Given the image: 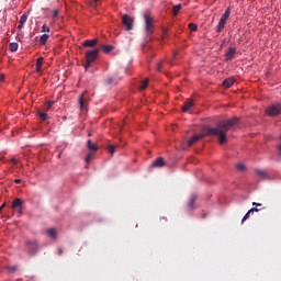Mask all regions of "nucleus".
<instances>
[{"label":"nucleus","instance_id":"f257e3e1","mask_svg":"<svg viewBox=\"0 0 281 281\" xmlns=\"http://www.w3.org/2000/svg\"><path fill=\"white\" fill-rule=\"evenodd\" d=\"M236 124H238L237 117L221 121L216 127L206 128L204 134H196L193 137H191L188 140L187 145L190 148V147L194 146V144H196V142H199L200 139H203V137H207V136L209 137H218L220 144L223 145L227 142V131H229V128H232L233 126H236Z\"/></svg>","mask_w":281,"mask_h":281},{"label":"nucleus","instance_id":"f03ea898","mask_svg":"<svg viewBox=\"0 0 281 281\" xmlns=\"http://www.w3.org/2000/svg\"><path fill=\"white\" fill-rule=\"evenodd\" d=\"M100 54V49L94 48L86 53V63L83 65L85 69H89L91 67V63H95V58H98Z\"/></svg>","mask_w":281,"mask_h":281},{"label":"nucleus","instance_id":"7ed1b4c3","mask_svg":"<svg viewBox=\"0 0 281 281\" xmlns=\"http://www.w3.org/2000/svg\"><path fill=\"white\" fill-rule=\"evenodd\" d=\"M281 114V103L271 104L266 109V115L270 117H276L277 115Z\"/></svg>","mask_w":281,"mask_h":281},{"label":"nucleus","instance_id":"20e7f679","mask_svg":"<svg viewBox=\"0 0 281 281\" xmlns=\"http://www.w3.org/2000/svg\"><path fill=\"white\" fill-rule=\"evenodd\" d=\"M144 21H145V31L147 34H153L154 27H155V21L153 20V16H150L148 13L144 14Z\"/></svg>","mask_w":281,"mask_h":281},{"label":"nucleus","instance_id":"39448f33","mask_svg":"<svg viewBox=\"0 0 281 281\" xmlns=\"http://www.w3.org/2000/svg\"><path fill=\"white\" fill-rule=\"evenodd\" d=\"M40 246L36 240H27L26 241V251L30 256H35L38 252Z\"/></svg>","mask_w":281,"mask_h":281},{"label":"nucleus","instance_id":"423d86ee","mask_svg":"<svg viewBox=\"0 0 281 281\" xmlns=\"http://www.w3.org/2000/svg\"><path fill=\"white\" fill-rule=\"evenodd\" d=\"M122 24L127 30V32H131V30H133V19H131L128 14H123Z\"/></svg>","mask_w":281,"mask_h":281},{"label":"nucleus","instance_id":"0eeeda50","mask_svg":"<svg viewBox=\"0 0 281 281\" xmlns=\"http://www.w3.org/2000/svg\"><path fill=\"white\" fill-rule=\"evenodd\" d=\"M12 209L15 210L19 214H23V200L21 199H15L12 202Z\"/></svg>","mask_w":281,"mask_h":281},{"label":"nucleus","instance_id":"6e6552de","mask_svg":"<svg viewBox=\"0 0 281 281\" xmlns=\"http://www.w3.org/2000/svg\"><path fill=\"white\" fill-rule=\"evenodd\" d=\"M234 56H236V47H229L224 55L226 61L233 60Z\"/></svg>","mask_w":281,"mask_h":281},{"label":"nucleus","instance_id":"1a4fd4ad","mask_svg":"<svg viewBox=\"0 0 281 281\" xmlns=\"http://www.w3.org/2000/svg\"><path fill=\"white\" fill-rule=\"evenodd\" d=\"M166 166V160L162 157H158L156 160L153 161L150 168H164Z\"/></svg>","mask_w":281,"mask_h":281},{"label":"nucleus","instance_id":"9d476101","mask_svg":"<svg viewBox=\"0 0 281 281\" xmlns=\"http://www.w3.org/2000/svg\"><path fill=\"white\" fill-rule=\"evenodd\" d=\"M234 82H235L234 78L231 77L225 79L222 85L225 89H232V87H234Z\"/></svg>","mask_w":281,"mask_h":281},{"label":"nucleus","instance_id":"9b49d317","mask_svg":"<svg viewBox=\"0 0 281 281\" xmlns=\"http://www.w3.org/2000/svg\"><path fill=\"white\" fill-rule=\"evenodd\" d=\"M191 106H194V101H192V99H188V100L184 102L183 106H182V111H183L184 113H188V110H189Z\"/></svg>","mask_w":281,"mask_h":281},{"label":"nucleus","instance_id":"f8f14e48","mask_svg":"<svg viewBox=\"0 0 281 281\" xmlns=\"http://www.w3.org/2000/svg\"><path fill=\"white\" fill-rule=\"evenodd\" d=\"M98 45V38L87 40L83 42V47H95Z\"/></svg>","mask_w":281,"mask_h":281},{"label":"nucleus","instance_id":"ddd939ff","mask_svg":"<svg viewBox=\"0 0 281 281\" xmlns=\"http://www.w3.org/2000/svg\"><path fill=\"white\" fill-rule=\"evenodd\" d=\"M255 172H256V176L260 177L261 179H267L269 177L267 171H265L262 169H256Z\"/></svg>","mask_w":281,"mask_h":281},{"label":"nucleus","instance_id":"4468645a","mask_svg":"<svg viewBox=\"0 0 281 281\" xmlns=\"http://www.w3.org/2000/svg\"><path fill=\"white\" fill-rule=\"evenodd\" d=\"M43 57L37 58L36 60V71L37 74H41V71H43Z\"/></svg>","mask_w":281,"mask_h":281},{"label":"nucleus","instance_id":"2eb2a0df","mask_svg":"<svg viewBox=\"0 0 281 281\" xmlns=\"http://www.w3.org/2000/svg\"><path fill=\"white\" fill-rule=\"evenodd\" d=\"M87 148L90 149L92 153H98V146L93 144L91 139H88Z\"/></svg>","mask_w":281,"mask_h":281},{"label":"nucleus","instance_id":"dca6fc26","mask_svg":"<svg viewBox=\"0 0 281 281\" xmlns=\"http://www.w3.org/2000/svg\"><path fill=\"white\" fill-rule=\"evenodd\" d=\"M225 25H227V22H225L224 20H220V22L216 26V32L217 33L223 32V30H225Z\"/></svg>","mask_w":281,"mask_h":281},{"label":"nucleus","instance_id":"f3484780","mask_svg":"<svg viewBox=\"0 0 281 281\" xmlns=\"http://www.w3.org/2000/svg\"><path fill=\"white\" fill-rule=\"evenodd\" d=\"M25 21H27V15L23 14L20 18L18 30H23V25H25Z\"/></svg>","mask_w":281,"mask_h":281},{"label":"nucleus","instance_id":"a211bd4d","mask_svg":"<svg viewBox=\"0 0 281 281\" xmlns=\"http://www.w3.org/2000/svg\"><path fill=\"white\" fill-rule=\"evenodd\" d=\"M149 79L145 78L143 81L139 82L138 89L139 91H144L146 87H148Z\"/></svg>","mask_w":281,"mask_h":281},{"label":"nucleus","instance_id":"6ab92c4d","mask_svg":"<svg viewBox=\"0 0 281 281\" xmlns=\"http://www.w3.org/2000/svg\"><path fill=\"white\" fill-rule=\"evenodd\" d=\"M54 106V101H47L44 106H43V111L45 113L49 112V110Z\"/></svg>","mask_w":281,"mask_h":281},{"label":"nucleus","instance_id":"aec40b11","mask_svg":"<svg viewBox=\"0 0 281 281\" xmlns=\"http://www.w3.org/2000/svg\"><path fill=\"white\" fill-rule=\"evenodd\" d=\"M37 115L40 117V120H42V122H45L47 120V112L43 111V110H38L37 111Z\"/></svg>","mask_w":281,"mask_h":281},{"label":"nucleus","instance_id":"412c9836","mask_svg":"<svg viewBox=\"0 0 281 281\" xmlns=\"http://www.w3.org/2000/svg\"><path fill=\"white\" fill-rule=\"evenodd\" d=\"M194 203H196V195H192L190 201H189V204H188V209L189 210H194Z\"/></svg>","mask_w":281,"mask_h":281},{"label":"nucleus","instance_id":"4be33fe9","mask_svg":"<svg viewBox=\"0 0 281 281\" xmlns=\"http://www.w3.org/2000/svg\"><path fill=\"white\" fill-rule=\"evenodd\" d=\"M102 49H103L104 54H111V52H113L114 47H113V45H103Z\"/></svg>","mask_w":281,"mask_h":281},{"label":"nucleus","instance_id":"5701e85b","mask_svg":"<svg viewBox=\"0 0 281 281\" xmlns=\"http://www.w3.org/2000/svg\"><path fill=\"white\" fill-rule=\"evenodd\" d=\"M229 14H231V11H229V8H227L225 13L222 15L220 20L227 22L229 20Z\"/></svg>","mask_w":281,"mask_h":281},{"label":"nucleus","instance_id":"b1692460","mask_svg":"<svg viewBox=\"0 0 281 281\" xmlns=\"http://www.w3.org/2000/svg\"><path fill=\"white\" fill-rule=\"evenodd\" d=\"M48 38H49V35L43 34V35L41 36V38H40L41 45H45V44L47 43Z\"/></svg>","mask_w":281,"mask_h":281},{"label":"nucleus","instance_id":"393cba45","mask_svg":"<svg viewBox=\"0 0 281 281\" xmlns=\"http://www.w3.org/2000/svg\"><path fill=\"white\" fill-rule=\"evenodd\" d=\"M9 49L10 52H16L19 49V43H10Z\"/></svg>","mask_w":281,"mask_h":281},{"label":"nucleus","instance_id":"a878e982","mask_svg":"<svg viewBox=\"0 0 281 281\" xmlns=\"http://www.w3.org/2000/svg\"><path fill=\"white\" fill-rule=\"evenodd\" d=\"M79 106H80L81 111H85V94H81L79 97Z\"/></svg>","mask_w":281,"mask_h":281},{"label":"nucleus","instance_id":"bb28decb","mask_svg":"<svg viewBox=\"0 0 281 281\" xmlns=\"http://www.w3.org/2000/svg\"><path fill=\"white\" fill-rule=\"evenodd\" d=\"M182 5L181 4H177L173 7L172 12L173 15L177 16V14H179V12L181 11Z\"/></svg>","mask_w":281,"mask_h":281},{"label":"nucleus","instance_id":"cd10ccee","mask_svg":"<svg viewBox=\"0 0 281 281\" xmlns=\"http://www.w3.org/2000/svg\"><path fill=\"white\" fill-rule=\"evenodd\" d=\"M47 234L50 238L56 239V229L50 228L47 231Z\"/></svg>","mask_w":281,"mask_h":281},{"label":"nucleus","instance_id":"c85d7f7f","mask_svg":"<svg viewBox=\"0 0 281 281\" xmlns=\"http://www.w3.org/2000/svg\"><path fill=\"white\" fill-rule=\"evenodd\" d=\"M108 85H117V79L115 77L108 78Z\"/></svg>","mask_w":281,"mask_h":281},{"label":"nucleus","instance_id":"c756f323","mask_svg":"<svg viewBox=\"0 0 281 281\" xmlns=\"http://www.w3.org/2000/svg\"><path fill=\"white\" fill-rule=\"evenodd\" d=\"M18 267L16 266H8L7 271L8 273H14L16 271Z\"/></svg>","mask_w":281,"mask_h":281},{"label":"nucleus","instance_id":"7c9ffc66","mask_svg":"<svg viewBox=\"0 0 281 281\" xmlns=\"http://www.w3.org/2000/svg\"><path fill=\"white\" fill-rule=\"evenodd\" d=\"M196 29H198L196 24L194 23L189 24V30H191V32H196Z\"/></svg>","mask_w":281,"mask_h":281},{"label":"nucleus","instance_id":"2f4dec72","mask_svg":"<svg viewBox=\"0 0 281 281\" xmlns=\"http://www.w3.org/2000/svg\"><path fill=\"white\" fill-rule=\"evenodd\" d=\"M250 214H251V212L248 211V212L244 215V217H243V220H241V223H245V222L247 221V218H249Z\"/></svg>","mask_w":281,"mask_h":281},{"label":"nucleus","instance_id":"473e14b6","mask_svg":"<svg viewBox=\"0 0 281 281\" xmlns=\"http://www.w3.org/2000/svg\"><path fill=\"white\" fill-rule=\"evenodd\" d=\"M91 157H93V154L89 153L86 157V164H89V161H91Z\"/></svg>","mask_w":281,"mask_h":281},{"label":"nucleus","instance_id":"72a5a7b5","mask_svg":"<svg viewBox=\"0 0 281 281\" xmlns=\"http://www.w3.org/2000/svg\"><path fill=\"white\" fill-rule=\"evenodd\" d=\"M109 150H110V154H111V155H114V154H115V146L110 145Z\"/></svg>","mask_w":281,"mask_h":281},{"label":"nucleus","instance_id":"f704fd0d","mask_svg":"<svg viewBox=\"0 0 281 281\" xmlns=\"http://www.w3.org/2000/svg\"><path fill=\"white\" fill-rule=\"evenodd\" d=\"M98 1H99V0H92V1L90 2V8H95Z\"/></svg>","mask_w":281,"mask_h":281},{"label":"nucleus","instance_id":"c9c22d12","mask_svg":"<svg viewBox=\"0 0 281 281\" xmlns=\"http://www.w3.org/2000/svg\"><path fill=\"white\" fill-rule=\"evenodd\" d=\"M42 32H49V26H47V25H43L42 26Z\"/></svg>","mask_w":281,"mask_h":281},{"label":"nucleus","instance_id":"e433bc0d","mask_svg":"<svg viewBox=\"0 0 281 281\" xmlns=\"http://www.w3.org/2000/svg\"><path fill=\"white\" fill-rule=\"evenodd\" d=\"M237 169L243 172V170H245V165L243 164L237 165Z\"/></svg>","mask_w":281,"mask_h":281},{"label":"nucleus","instance_id":"4c0bfd02","mask_svg":"<svg viewBox=\"0 0 281 281\" xmlns=\"http://www.w3.org/2000/svg\"><path fill=\"white\" fill-rule=\"evenodd\" d=\"M168 36V30L164 29L162 30V37L166 38Z\"/></svg>","mask_w":281,"mask_h":281},{"label":"nucleus","instance_id":"58836bf2","mask_svg":"<svg viewBox=\"0 0 281 281\" xmlns=\"http://www.w3.org/2000/svg\"><path fill=\"white\" fill-rule=\"evenodd\" d=\"M249 212H250L251 214H254V212H260V209H258V207H252V209L249 210Z\"/></svg>","mask_w":281,"mask_h":281},{"label":"nucleus","instance_id":"ea45409f","mask_svg":"<svg viewBox=\"0 0 281 281\" xmlns=\"http://www.w3.org/2000/svg\"><path fill=\"white\" fill-rule=\"evenodd\" d=\"M11 162L13 164V166H16V165L19 164V159L12 158V159H11Z\"/></svg>","mask_w":281,"mask_h":281},{"label":"nucleus","instance_id":"a19ab883","mask_svg":"<svg viewBox=\"0 0 281 281\" xmlns=\"http://www.w3.org/2000/svg\"><path fill=\"white\" fill-rule=\"evenodd\" d=\"M56 16H58V10L53 11V19H56Z\"/></svg>","mask_w":281,"mask_h":281},{"label":"nucleus","instance_id":"79ce46f5","mask_svg":"<svg viewBox=\"0 0 281 281\" xmlns=\"http://www.w3.org/2000/svg\"><path fill=\"white\" fill-rule=\"evenodd\" d=\"M3 80H5V75L0 74V82H3Z\"/></svg>","mask_w":281,"mask_h":281},{"label":"nucleus","instance_id":"37998d69","mask_svg":"<svg viewBox=\"0 0 281 281\" xmlns=\"http://www.w3.org/2000/svg\"><path fill=\"white\" fill-rule=\"evenodd\" d=\"M161 65H162V63H159V64H158V67H157V70H158V71H161Z\"/></svg>","mask_w":281,"mask_h":281},{"label":"nucleus","instance_id":"c03bdc74","mask_svg":"<svg viewBox=\"0 0 281 281\" xmlns=\"http://www.w3.org/2000/svg\"><path fill=\"white\" fill-rule=\"evenodd\" d=\"M252 205H256L257 207H260L262 204L257 203V202H252Z\"/></svg>","mask_w":281,"mask_h":281},{"label":"nucleus","instance_id":"a18cd8bd","mask_svg":"<svg viewBox=\"0 0 281 281\" xmlns=\"http://www.w3.org/2000/svg\"><path fill=\"white\" fill-rule=\"evenodd\" d=\"M3 207H5V203H3V204L0 206V213L2 212Z\"/></svg>","mask_w":281,"mask_h":281},{"label":"nucleus","instance_id":"49530a36","mask_svg":"<svg viewBox=\"0 0 281 281\" xmlns=\"http://www.w3.org/2000/svg\"><path fill=\"white\" fill-rule=\"evenodd\" d=\"M279 155L281 157V145L278 146Z\"/></svg>","mask_w":281,"mask_h":281},{"label":"nucleus","instance_id":"de8ad7c7","mask_svg":"<svg viewBox=\"0 0 281 281\" xmlns=\"http://www.w3.org/2000/svg\"><path fill=\"white\" fill-rule=\"evenodd\" d=\"M14 183H21V179H15Z\"/></svg>","mask_w":281,"mask_h":281},{"label":"nucleus","instance_id":"09e8293b","mask_svg":"<svg viewBox=\"0 0 281 281\" xmlns=\"http://www.w3.org/2000/svg\"><path fill=\"white\" fill-rule=\"evenodd\" d=\"M59 256H63V249H59Z\"/></svg>","mask_w":281,"mask_h":281}]
</instances>
